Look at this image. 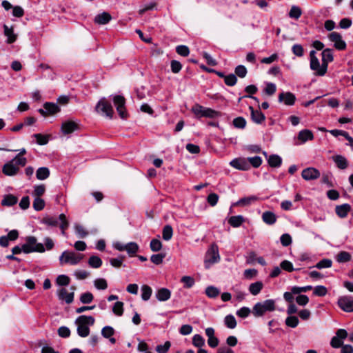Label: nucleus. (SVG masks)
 Here are the masks:
<instances>
[{"instance_id": "obj_10", "label": "nucleus", "mask_w": 353, "mask_h": 353, "mask_svg": "<svg viewBox=\"0 0 353 353\" xmlns=\"http://www.w3.org/2000/svg\"><path fill=\"white\" fill-rule=\"evenodd\" d=\"M113 102L119 116L122 119L126 118L127 113L125 112L124 97L120 95H116L113 97Z\"/></svg>"}, {"instance_id": "obj_43", "label": "nucleus", "mask_w": 353, "mask_h": 353, "mask_svg": "<svg viewBox=\"0 0 353 353\" xmlns=\"http://www.w3.org/2000/svg\"><path fill=\"white\" fill-rule=\"evenodd\" d=\"M332 265V261L329 259H323L321 261H319L316 265L315 268L317 269H323V268H329Z\"/></svg>"}, {"instance_id": "obj_22", "label": "nucleus", "mask_w": 353, "mask_h": 353, "mask_svg": "<svg viewBox=\"0 0 353 353\" xmlns=\"http://www.w3.org/2000/svg\"><path fill=\"white\" fill-rule=\"evenodd\" d=\"M351 210V206L345 203L343 205H337L335 208L336 214L340 217V218H345L347 216L348 212Z\"/></svg>"}, {"instance_id": "obj_37", "label": "nucleus", "mask_w": 353, "mask_h": 353, "mask_svg": "<svg viewBox=\"0 0 353 353\" xmlns=\"http://www.w3.org/2000/svg\"><path fill=\"white\" fill-rule=\"evenodd\" d=\"M88 264L92 268H99L102 265V260L97 256H91L88 259Z\"/></svg>"}, {"instance_id": "obj_47", "label": "nucleus", "mask_w": 353, "mask_h": 353, "mask_svg": "<svg viewBox=\"0 0 353 353\" xmlns=\"http://www.w3.org/2000/svg\"><path fill=\"white\" fill-rule=\"evenodd\" d=\"M73 275L78 280H83L87 279L90 275V273L86 270H77L74 272Z\"/></svg>"}, {"instance_id": "obj_14", "label": "nucleus", "mask_w": 353, "mask_h": 353, "mask_svg": "<svg viewBox=\"0 0 353 353\" xmlns=\"http://www.w3.org/2000/svg\"><path fill=\"white\" fill-rule=\"evenodd\" d=\"M230 165L240 170H248L250 166L248 160L245 158H236L230 161Z\"/></svg>"}, {"instance_id": "obj_2", "label": "nucleus", "mask_w": 353, "mask_h": 353, "mask_svg": "<svg viewBox=\"0 0 353 353\" xmlns=\"http://www.w3.org/2000/svg\"><path fill=\"white\" fill-rule=\"evenodd\" d=\"M276 304L273 299H267L263 302L256 303L252 308V314L256 317L262 316L268 312L275 310Z\"/></svg>"}, {"instance_id": "obj_53", "label": "nucleus", "mask_w": 353, "mask_h": 353, "mask_svg": "<svg viewBox=\"0 0 353 353\" xmlns=\"http://www.w3.org/2000/svg\"><path fill=\"white\" fill-rule=\"evenodd\" d=\"M70 281V278L65 274L58 276L56 280L57 284L61 286H66L69 285Z\"/></svg>"}, {"instance_id": "obj_51", "label": "nucleus", "mask_w": 353, "mask_h": 353, "mask_svg": "<svg viewBox=\"0 0 353 353\" xmlns=\"http://www.w3.org/2000/svg\"><path fill=\"white\" fill-rule=\"evenodd\" d=\"M162 246V243L157 239H153L150 243V248L152 252H158L161 250Z\"/></svg>"}, {"instance_id": "obj_41", "label": "nucleus", "mask_w": 353, "mask_h": 353, "mask_svg": "<svg viewBox=\"0 0 353 353\" xmlns=\"http://www.w3.org/2000/svg\"><path fill=\"white\" fill-rule=\"evenodd\" d=\"M128 254L132 256L135 254L139 250V245L135 242H130L126 243V248L125 250Z\"/></svg>"}, {"instance_id": "obj_39", "label": "nucleus", "mask_w": 353, "mask_h": 353, "mask_svg": "<svg viewBox=\"0 0 353 353\" xmlns=\"http://www.w3.org/2000/svg\"><path fill=\"white\" fill-rule=\"evenodd\" d=\"M225 325L230 329H234L236 326V321L232 314L227 315L224 319Z\"/></svg>"}, {"instance_id": "obj_23", "label": "nucleus", "mask_w": 353, "mask_h": 353, "mask_svg": "<svg viewBox=\"0 0 353 353\" xmlns=\"http://www.w3.org/2000/svg\"><path fill=\"white\" fill-rule=\"evenodd\" d=\"M262 220L268 225H273L276 221V216L271 211H265L262 214Z\"/></svg>"}, {"instance_id": "obj_4", "label": "nucleus", "mask_w": 353, "mask_h": 353, "mask_svg": "<svg viewBox=\"0 0 353 353\" xmlns=\"http://www.w3.org/2000/svg\"><path fill=\"white\" fill-rule=\"evenodd\" d=\"M23 252L24 253L31 252H44L45 248L41 243H37L34 236H28L26 238V242L23 245Z\"/></svg>"}, {"instance_id": "obj_50", "label": "nucleus", "mask_w": 353, "mask_h": 353, "mask_svg": "<svg viewBox=\"0 0 353 353\" xmlns=\"http://www.w3.org/2000/svg\"><path fill=\"white\" fill-rule=\"evenodd\" d=\"M59 219L61 221L60 228L61 230L62 234H65V230L68 228L69 223L66 219V216L64 214H61L59 216Z\"/></svg>"}, {"instance_id": "obj_60", "label": "nucleus", "mask_w": 353, "mask_h": 353, "mask_svg": "<svg viewBox=\"0 0 353 353\" xmlns=\"http://www.w3.org/2000/svg\"><path fill=\"white\" fill-rule=\"evenodd\" d=\"M165 257V254H152L150 257L151 261L155 265H159L163 263V259Z\"/></svg>"}, {"instance_id": "obj_61", "label": "nucleus", "mask_w": 353, "mask_h": 353, "mask_svg": "<svg viewBox=\"0 0 353 353\" xmlns=\"http://www.w3.org/2000/svg\"><path fill=\"white\" fill-rule=\"evenodd\" d=\"M192 343L197 347H201L205 344V340L201 335L195 334L192 338Z\"/></svg>"}, {"instance_id": "obj_8", "label": "nucleus", "mask_w": 353, "mask_h": 353, "mask_svg": "<svg viewBox=\"0 0 353 353\" xmlns=\"http://www.w3.org/2000/svg\"><path fill=\"white\" fill-rule=\"evenodd\" d=\"M339 307L346 312H353V298L350 296H342L337 301Z\"/></svg>"}, {"instance_id": "obj_40", "label": "nucleus", "mask_w": 353, "mask_h": 353, "mask_svg": "<svg viewBox=\"0 0 353 353\" xmlns=\"http://www.w3.org/2000/svg\"><path fill=\"white\" fill-rule=\"evenodd\" d=\"M173 235V230L172 228L169 225H166L164 226L162 232V237L165 241H169L172 239Z\"/></svg>"}, {"instance_id": "obj_62", "label": "nucleus", "mask_w": 353, "mask_h": 353, "mask_svg": "<svg viewBox=\"0 0 353 353\" xmlns=\"http://www.w3.org/2000/svg\"><path fill=\"white\" fill-rule=\"evenodd\" d=\"M225 83L229 86H233L236 83L237 79L235 74H231L224 76Z\"/></svg>"}, {"instance_id": "obj_42", "label": "nucleus", "mask_w": 353, "mask_h": 353, "mask_svg": "<svg viewBox=\"0 0 353 353\" xmlns=\"http://www.w3.org/2000/svg\"><path fill=\"white\" fill-rule=\"evenodd\" d=\"M220 293V290L214 286H208L205 289V294L209 298H216Z\"/></svg>"}, {"instance_id": "obj_11", "label": "nucleus", "mask_w": 353, "mask_h": 353, "mask_svg": "<svg viewBox=\"0 0 353 353\" xmlns=\"http://www.w3.org/2000/svg\"><path fill=\"white\" fill-rule=\"evenodd\" d=\"M310 66L316 76H324L327 70V65L323 63L320 64L318 59H314L313 61H310Z\"/></svg>"}, {"instance_id": "obj_59", "label": "nucleus", "mask_w": 353, "mask_h": 353, "mask_svg": "<svg viewBox=\"0 0 353 353\" xmlns=\"http://www.w3.org/2000/svg\"><path fill=\"white\" fill-rule=\"evenodd\" d=\"M249 164L252 165L254 168L259 167L262 163V159L259 156H255L253 157H249L246 159Z\"/></svg>"}, {"instance_id": "obj_26", "label": "nucleus", "mask_w": 353, "mask_h": 353, "mask_svg": "<svg viewBox=\"0 0 353 353\" xmlns=\"http://www.w3.org/2000/svg\"><path fill=\"white\" fill-rule=\"evenodd\" d=\"M322 63L328 67V63L334 60L332 50L330 48H326L322 52Z\"/></svg>"}, {"instance_id": "obj_24", "label": "nucleus", "mask_w": 353, "mask_h": 353, "mask_svg": "<svg viewBox=\"0 0 353 353\" xmlns=\"http://www.w3.org/2000/svg\"><path fill=\"white\" fill-rule=\"evenodd\" d=\"M333 161L339 169H345L347 167V161L346 158L341 155H336L332 157Z\"/></svg>"}, {"instance_id": "obj_25", "label": "nucleus", "mask_w": 353, "mask_h": 353, "mask_svg": "<svg viewBox=\"0 0 353 353\" xmlns=\"http://www.w3.org/2000/svg\"><path fill=\"white\" fill-rule=\"evenodd\" d=\"M19 153L14 157L16 162L21 167H24L27 163V159L23 157L24 154H26V150L25 148H21L18 150Z\"/></svg>"}, {"instance_id": "obj_18", "label": "nucleus", "mask_w": 353, "mask_h": 353, "mask_svg": "<svg viewBox=\"0 0 353 353\" xmlns=\"http://www.w3.org/2000/svg\"><path fill=\"white\" fill-rule=\"evenodd\" d=\"M74 292H68L65 288H61L58 292V297L60 300L65 301L66 303L70 304L74 300Z\"/></svg>"}, {"instance_id": "obj_64", "label": "nucleus", "mask_w": 353, "mask_h": 353, "mask_svg": "<svg viewBox=\"0 0 353 353\" xmlns=\"http://www.w3.org/2000/svg\"><path fill=\"white\" fill-rule=\"evenodd\" d=\"M171 346L170 341L165 342L163 345H159L156 347V351L158 353H166Z\"/></svg>"}, {"instance_id": "obj_52", "label": "nucleus", "mask_w": 353, "mask_h": 353, "mask_svg": "<svg viewBox=\"0 0 353 353\" xmlns=\"http://www.w3.org/2000/svg\"><path fill=\"white\" fill-rule=\"evenodd\" d=\"M33 137L36 139L37 143L39 145H46L48 143L49 136L43 135L41 134H34Z\"/></svg>"}, {"instance_id": "obj_58", "label": "nucleus", "mask_w": 353, "mask_h": 353, "mask_svg": "<svg viewBox=\"0 0 353 353\" xmlns=\"http://www.w3.org/2000/svg\"><path fill=\"white\" fill-rule=\"evenodd\" d=\"M74 230L76 234L80 238H84L88 234V232L85 230V228L79 224L74 225Z\"/></svg>"}, {"instance_id": "obj_30", "label": "nucleus", "mask_w": 353, "mask_h": 353, "mask_svg": "<svg viewBox=\"0 0 353 353\" xmlns=\"http://www.w3.org/2000/svg\"><path fill=\"white\" fill-rule=\"evenodd\" d=\"M258 197L256 196H250L248 197H244L241 199H239L236 203V205H242V206H247L249 205H251L252 203L256 202L258 201Z\"/></svg>"}, {"instance_id": "obj_63", "label": "nucleus", "mask_w": 353, "mask_h": 353, "mask_svg": "<svg viewBox=\"0 0 353 353\" xmlns=\"http://www.w3.org/2000/svg\"><path fill=\"white\" fill-rule=\"evenodd\" d=\"M176 52L183 57H188L190 54V50L188 46L184 45L178 46L176 48Z\"/></svg>"}, {"instance_id": "obj_5", "label": "nucleus", "mask_w": 353, "mask_h": 353, "mask_svg": "<svg viewBox=\"0 0 353 353\" xmlns=\"http://www.w3.org/2000/svg\"><path fill=\"white\" fill-rule=\"evenodd\" d=\"M96 110L97 112L104 114L109 118H112L114 113L112 106L105 98L101 99L98 102Z\"/></svg>"}, {"instance_id": "obj_15", "label": "nucleus", "mask_w": 353, "mask_h": 353, "mask_svg": "<svg viewBox=\"0 0 353 353\" xmlns=\"http://www.w3.org/2000/svg\"><path fill=\"white\" fill-rule=\"evenodd\" d=\"M79 128L78 124L72 121H67L62 123L61 131L64 134H68L77 130Z\"/></svg>"}, {"instance_id": "obj_9", "label": "nucleus", "mask_w": 353, "mask_h": 353, "mask_svg": "<svg viewBox=\"0 0 353 353\" xmlns=\"http://www.w3.org/2000/svg\"><path fill=\"white\" fill-rule=\"evenodd\" d=\"M328 39L330 41L334 43V46L339 50H345L346 48V43L342 39L341 35L336 32H332L328 35Z\"/></svg>"}, {"instance_id": "obj_19", "label": "nucleus", "mask_w": 353, "mask_h": 353, "mask_svg": "<svg viewBox=\"0 0 353 353\" xmlns=\"http://www.w3.org/2000/svg\"><path fill=\"white\" fill-rule=\"evenodd\" d=\"M112 19L111 15L106 12H103L95 16L94 22L99 25H105Z\"/></svg>"}, {"instance_id": "obj_56", "label": "nucleus", "mask_w": 353, "mask_h": 353, "mask_svg": "<svg viewBox=\"0 0 353 353\" xmlns=\"http://www.w3.org/2000/svg\"><path fill=\"white\" fill-rule=\"evenodd\" d=\"M93 299L94 296L91 292H85L80 296V301L83 304L90 303Z\"/></svg>"}, {"instance_id": "obj_35", "label": "nucleus", "mask_w": 353, "mask_h": 353, "mask_svg": "<svg viewBox=\"0 0 353 353\" xmlns=\"http://www.w3.org/2000/svg\"><path fill=\"white\" fill-rule=\"evenodd\" d=\"M33 188L32 195L34 198L41 197L46 192V185L43 184L34 185Z\"/></svg>"}, {"instance_id": "obj_54", "label": "nucleus", "mask_w": 353, "mask_h": 353, "mask_svg": "<svg viewBox=\"0 0 353 353\" xmlns=\"http://www.w3.org/2000/svg\"><path fill=\"white\" fill-rule=\"evenodd\" d=\"M221 116V113L218 111H216L214 110H212L209 108H205V112L203 117H208V118H216Z\"/></svg>"}, {"instance_id": "obj_57", "label": "nucleus", "mask_w": 353, "mask_h": 353, "mask_svg": "<svg viewBox=\"0 0 353 353\" xmlns=\"http://www.w3.org/2000/svg\"><path fill=\"white\" fill-rule=\"evenodd\" d=\"M314 294L318 296H324L327 293V288L323 285H317L314 288Z\"/></svg>"}, {"instance_id": "obj_38", "label": "nucleus", "mask_w": 353, "mask_h": 353, "mask_svg": "<svg viewBox=\"0 0 353 353\" xmlns=\"http://www.w3.org/2000/svg\"><path fill=\"white\" fill-rule=\"evenodd\" d=\"M302 14L301 9L296 6H292L289 12V17L292 19H299Z\"/></svg>"}, {"instance_id": "obj_36", "label": "nucleus", "mask_w": 353, "mask_h": 353, "mask_svg": "<svg viewBox=\"0 0 353 353\" xmlns=\"http://www.w3.org/2000/svg\"><path fill=\"white\" fill-rule=\"evenodd\" d=\"M152 293V288L147 285H143L141 287V298L143 301H148L150 299Z\"/></svg>"}, {"instance_id": "obj_45", "label": "nucleus", "mask_w": 353, "mask_h": 353, "mask_svg": "<svg viewBox=\"0 0 353 353\" xmlns=\"http://www.w3.org/2000/svg\"><path fill=\"white\" fill-rule=\"evenodd\" d=\"M112 312L117 316H122L123 313V303L121 301L116 302L113 305Z\"/></svg>"}, {"instance_id": "obj_48", "label": "nucleus", "mask_w": 353, "mask_h": 353, "mask_svg": "<svg viewBox=\"0 0 353 353\" xmlns=\"http://www.w3.org/2000/svg\"><path fill=\"white\" fill-rule=\"evenodd\" d=\"M299 321L296 316L290 315L285 319V324L287 326L294 328L299 325Z\"/></svg>"}, {"instance_id": "obj_34", "label": "nucleus", "mask_w": 353, "mask_h": 353, "mask_svg": "<svg viewBox=\"0 0 353 353\" xmlns=\"http://www.w3.org/2000/svg\"><path fill=\"white\" fill-rule=\"evenodd\" d=\"M351 259V254L346 251H341L336 256V260L339 263L348 262Z\"/></svg>"}, {"instance_id": "obj_3", "label": "nucleus", "mask_w": 353, "mask_h": 353, "mask_svg": "<svg viewBox=\"0 0 353 353\" xmlns=\"http://www.w3.org/2000/svg\"><path fill=\"white\" fill-rule=\"evenodd\" d=\"M83 257L84 255L83 254L65 250L60 255L59 262L61 265L70 264L72 265H75L79 264Z\"/></svg>"}, {"instance_id": "obj_55", "label": "nucleus", "mask_w": 353, "mask_h": 353, "mask_svg": "<svg viewBox=\"0 0 353 353\" xmlns=\"http://www.w3.org/2000/svg\"><path fill=\"white\" fill-rule=\"evenodd\" d=\"M181 281L183 283L184 287L190 288L194 285V279L190 276H184L181 278Z\"/></svg>"}, {"instance_id": "obj_33", "label": "nucleus", "mask_w": 353, "mask_h": 353, "mask_svg": "<svg viewBox=\"0 0 353 353\" xmlns=\"http://www.w3.org/2000/svg\"><path fill=\"white\" fill-rule=\"evenodd\" d=\"M50 176V170L46 167L39 168L36 172V176L39 180H45Z\"/></svg>"}, {"instance_id": "obj_49", "label": "nucleus", "mask_w": 353, "mask_h": 353, "mask_svg": "<svg viewBox=\"0 0 353 353\" xmlns=\"http://www.w3.org/2000/svg\"><path fill=\"white\" fill-rule=\"evenodd\" d=\"M32 206L35 210L40 211L44 208L45 201L41 197L34 198Z\"/></svg>"}, {"instance_id": "obj_7", "label": "nucleus", "mask_w": 353, "mask_h": 353, "mask_svg": "<svg viewBox=\"0 0 353 353\" xmlns=\"http://www.w3.org/2000/svg\"><path fill=\"white\" fill-rule=\"evenodd\" d=\"M220 261L218 246L215 244L211 245L210 250L206 254L205 264H214Z\"/></svg>"}, {"instance_id": "obj_20", "label": "nucleus", "mask_w": 353, "mask_h": 353, "mask_svg": "<svg viewBox=\"0 0 353 353\" xmlns=\"http://www.w3.org/2000/svg\"><path fill=\"white\" fill-rule=\"evenodd\" d=\"M156 298L159 301H166L171 296V292L168 288H162L156 292Z\"/></svg>"}, {"instance_id": "obj_6", "label": "nucleus", "mask_w": 353, "mask_h": 353, "mask_svg": "<svg viewBox=\"0 0 353 353\" xmlns=\"http://www.w3.org/2000/svg\"><path fill=\"white\" fill-rule=\"evenodd\" d=\"M19 165L16 162L13 158L12 160L8 161L4 164L2 168V172L6 176H14L18 174L19 171Z\"/></svg>"}, {"instance_id": "obj_46", "label": "nucleus", "mask_w": 353, "mask_h": 353, "mask_svg": "<svg viewBox=\"0 0 353 353\" xmlns=\"http://www.w3.org/2000/svg\"><path fill=\"white\" fill-rule=\"evenodd\" d=\"M205 110V107H203L199 104H195L192 108V112L197 117H203Z\"/></svg>"}, {"instance_id": "obj_29", "label": "nucleus", "mask_w": 353, "mask_h": 353, "mask_svg": "<svg viewBox=\"0 0 353 353\" xmlns=\"http://www.w3.org/2000/svg\"><path fill=\"white\" fill-rule=\"evenodd\" d=\"M18 201L17 196L12 194L5 195L3 200L1 201V205L3 206H12L15 205Z\"/></svg>"}, {"instance_id": "obj_13", "label": "nucleus", "mask_w": 353, "mask_h": 353, "mask_svg": "<svg viewBox=\"0 0 353 353\" xmlns=\"http://www.w3.org/2000/svg\"><path fill=\"white\" fill-rule=\"evenodd\" d=\"M301 176L306 181L314 180L320 176V172L317 169L310 167L304 169Z\"/></svg>"}, {"instance_id": "obj_27", "label": "nucleus", "mask_w": 353, "mask_h": 353, "mask_svg": "<svg viewBox=\"0 0 353 353\" xmlns=\"http://www.w3.org/2000/svg\"><path fill=\"white\" fill-rule=\"evenodd\" d=\"M268 162L270 167L279 168L282 163V159L277 154H272L268 157Z\"/></svg>"}, {"instance_id": "obj_12", "label": "nucleus", "mask_w": 353, "mask_h": 353, "mask_svg": "<svg viewBox=\"0 0 353 353\" xmlns=\"http://www.w3.org/2000/svg\"><path fill=\"white\" fill-rule=\"evenodd\" d=\"M296 99V96L290 92H281L278 97L279 101L283 103L288 106L293 105L295 103Z\"/></svg>"}, {"instance_id": "obj_16", "label": "nucleus", "mask_w": 353, "mask_h": 353, "mask_svg": "<svg viewBox=\"0 0 353 353\" xmlns=\"http://www.w3.org/2000/svg\"><path fill=\"white\" fill-rule=\"evenodd\" d=\"M44 109H39V112L43 116L47 115V114H53L60 111V108L57 105L53 103H46L44 104Z\"/></svg>"}, {"instance_id": "obj_21", "label": "nucleus", "mask_w": 353, "mask_h": 353, "mask_svg": "<svg viewBox=\"0 0 353 353\" xmlns=\"http://www.w3.org/2000/svg\"><path fill=\"white\" fill-rule=\"evenodd\" d=\"M249 109L251 112L252 119L254 123L259 124L265 120V117L260 110H255L252 106H250Z\"/></svg>"}, {"instance_id": "obj_17", "label": "nucleus", "mask_w": 353, "mask_h": 353, "mask_svg": "<svg viewBox=\"0 0 353 353\" xmlns=\"http://www.w3.org/2000/svg\"><path fill=\"white\" fill-rule=\"evenodd\" d=\"M313 139L314 135L312 131L307 129L302 130L298 134L297 140L299 143H297L296 144H302L307 141L312 140Z\"/></svg>"}, {"instance_id": "obj_44", "label": "nucleus", "mask_w": 353, "mask_h": 353, "mask_svg": "<svg viewBox=\"0 0 353 353\" xmlns=\"http://www.w3.org/2000/svg\"><path fill=\"white\" fill-rule=\"evenodd\" d=\"M94 285L97 290H104L108 288V283L105 279L99 278L94 281Z\"/></svg>"}, {"instance_id": "obj_1", "label": "nucleus", "mask_w": 353, "mask_h": 353, "mask_svg": "<svg viewBox=\"0 0 353 353\" xmlns=\"http://www.w3.org/2000/svg\"><path fill=\"white\" fill-rule=\"evenodd\" d=\"M95 319L92 316L81 315L75 320L77 325V334L81 337H87L90 334V326L94 325Z\"/></svg>"}, {"instance_id": "obj_31", "label": "nucleus", "mask_w": 353, "mask_h": 353, "mask_svg": "<svg viewBox=\"0 0 353 353\" xmlns=\"http://www.w3.org/2000/svg\"><path fill=\"white\" fill-rule=\"evenodd\" d=\"M244 221L245 219L241 215L232 216L228 219V223L233 228L239 227Z\"/></svg>"}, {"instance_id": "obj_32", "label": "nucleus", "mask_w": 353, "mask_h": 353, "mask_svg": "<svg viewBox=\"0 0 353 353\" xmlns=\"http://www.w3.org/2000/svg\"><path fill=\"white\" fill-rule=\"evenodd\" d=\"M263 288V283L261 281H256L250 285L249 291L252 295L256 296L260 293Z\"/></svg>"}, {"instance_id": "obj_28", "label": "nucleus", "mask_w": 353, "mask_h": 353, "mask_svg": "<svg viewBox=\"0 0 353 353\" xmlns=\"http://www.w3.org/2000/svg\"><path fill=\"white\" fill-rule=\"evenodd\" d=\"M4 34L7 37V43H14L17 39V35L14 33L13 28H9L8 26H3Z\"/></svg>"}]
</instances>
